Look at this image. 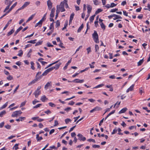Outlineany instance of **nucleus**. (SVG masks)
Listing matches in <instances>:
<instances>
[{
    "label": "nucleus",
    "mask_w": 150,
    "mask_h": 150,
    "mask_svg": "<svg viewBox=\"0 0 150 150\" xmlns=\"http://www.w3.org/2000/svg\"><path fill=\"white\" fill-rule=\"evenodd\" d=\"M26 102H22L20 105V107H23V106H24Z\"/></svg>",
    "instance_id": "e2e57ef3"
},
{
    "label": "nucleus",
    "mask_w": 150,
    "mask_h": 150,
    "mask_svg": "<svg viewBox=\"0 0 150 150\" xmlns=\"http://www.w3.org/2000/svg\"><path fill=\"white\" fill-rule=\"evenodd\" d=\"M12 22V20H10L9 21H8L6 24V25L4 27L3 29V30H5L8 27V26L9 24L11 23Z\"/></svg>",
    "instance_id": "f3484780"
},
{
    "label": "nucleus",
    "mask_w": 150,
    "mask_h": 150,
    "mask_svg": "<svg viewBox=\"0 0 150 150\" xmlns=\"http://www.w3.org/2000/svg\"><path fill=\"white\" fill-rule=\"evenodd\" d=\"M60 23L59 20H57L56 22V27H57L60 26Z\"/></svg>",
    "instance_id": "a18cd8bd"
},
{
    "label": "nucleus",
    "mask_w": 150,
    "mask_h": 150,
    "mask_svg": "<svg viewBox=\"0 0 150 150\" xmlns=\"http://www.w3.org/2000/svg\"><path fill=\"white\" fill-rule=\"evenodd\" d=\"M120 102H117L116 103H115V104L114 105V108H115V106L117 105V106H116V107L117 108H118V107L119 105H120Z\"/></svg>",
    "instance_id": "8fccbe9b"
},
{
    "label": "nucleus",
    "mask_w": 150,
    "mask_h": 150,
    "mask_svg": "<svg viewBox=\"0 0 150 150\" xmlns=\"http://www.w3.org/2000/svg\"><path fill=\"white\" fill-rule=\"evenodd\" d=\"M39 80V79L38 78H37V77H35V79H34V80H33L31 81L30 82L28 83V85L29 86H30L31 85H32L35 83L36 82H37Z\"/></svg>",
    "instance_id": "423d86ee"
},
{
    "label": "nucleus",
    "mask_w": 150,
    "mask_h": 150,
    "mask_svg": "<svg viewBox=\"0 0 150 150\" xmlns=\"http://www.w3.org/2000/svg\"><path fill=\"white\" fill-rule=\"evenodd\" d=\"M117 131V129H114L113 130L112 132V134H113L115 133H116Z\"/></svg>",
    "instance_id": "680f3d73"
},
{
    "label": "nucleus",
    "mask_w": 150,
    "mask_h": 150,
    "mask_svg": "<svg viewBox=\"0 0 150 150\" xmlns=\"http://www.w3.org/2000/svg\"><path fill=\"white\" fill-rule=\"evenodd\" d=\"M87 141L89 142H93V143H95L96 141L95 140L93 139H89L87 140Z\"/></svg>",
    "instance_id": "603ef678"
},
{
    "label": "nucleus",
    "mask_w": 150,
    "mask_h": 150,
    "mask_svg": "<svg viewBox=\"0 0 150 150\" xmlns=\"http://www.w3.org/2000/svg\"><path fill=\"white\" fill-rule=\"evenodd\" d=\"M42 41L38 42L36 43L35 46H37L39 45H41L42 44Z\"/></svg>",
    "instance_id": "c03bdc74"
},
{
    "label": "nucleus",
    "mask_w": 150,
    "mask_h": 150,
    "mask_svg": "<svg viewBox=\"0 0 150 150\" xmlns=\"http://www.w3.org/2000/svg\"><path fill=\"white\" fill-rule=\"evenodd\" d=\"M23 54V51L22 50H20L19 51V53L18 54V55L19 57H21Z\"/></svg>",
    "instance_id": "c9c22d12"
},
{
    "label": "nucleus",
    "mask_w": 150,
    "mask_h": 150,
    "mask_svg": "<svg viewBox=\"0 0 150 150\" xmlns=\"http://www.w3.org/2000/svg\"><path fill=\"white\" fill-rule=\"evenodd\" d=\"M47 98L45 95L42 96L41 98V100L43 102H45L46 100H47Z\"/></svg>",
    "instance_id": "aec40b11"
},
{
    "label": "nucleus",
    "mask_w": 150,
    "mask_h": 150,
    "mask_svg": "<svg viewBox=\"0 0 150 150\" xmlns=\"http://www.w3.org/2000/svg\"><path fill=\"white\" fill-rule=\"evenodd\" d=\"M30 2L29 1L25 2L24 3V4L21 7L18 8V10L16 11V12L18 11L19 10L24 9L29 5L30 4Z\"/></svg>",
    "instance_id": "7ed1b4c3"
},
{
    "label": "nucleus",
    "mask_w": 150,
    "mask_h": 150,
    "mask_svg": "<svg viewBox=\"0 0 150 150\" xmlns=\"http://www.w3.org/2000/svg\"><path fill=\"white\" fill-rule=\"evenodd\" d=\"M44 112L46 113V114H50L51 113V111L49 110H48L47 111H45Z\"/></svg>",
    "instance_id": "774afa93"
},
{
    "label": "nucleus",
    "mask_w": 150,
    "mask_h": 150,
    "mask_svg": "<svg viewBox=\"0 0 150 150\" xmlns=\"http://www.w3.org/2000/svg\"><path fill=\"white\" fill-rule=\"evenodd\" d=\"M62 44H63V43L62 42H60V44H59V46L62 48H65V47L64 46L62 45Z\"/></svg>",
    "instance_id": "69168bd1"
},
{
    "label": "nucleus",
    "mask_w": 150,
    "mask_h": 150,
    "mask_svg": "<svg viewBox=\"0 0 150 150\" xmlns=\"http://www.w3.org/2000/svg\"><path fill=\"white\" fill-rule=\"evenodd\" d=\"M42 105V104H38L37 105H36L34 106L33 107V108H38L40 107Z\"/></svg>",
    "instance_id": "a19ab883"
},
{
    "label": "nucleus",
    "mask_w": 150,
    "mask_h": 150,
    "mask_svg": "<svg viewBox=\"0 0 150 150\" xmlns=\"http://www.w3.org/2000/svg\"><path fill=\"white\" fill-rule=\"evenodd\" d=\"M47 4L48 6V9L50 10L52 7V3L50 0H48L47 1Z\"/></svg>",
    "instance_id": "20e7f679"
},
{
    "label": "nucleus",
    "mask_w": 150,
    "mask_h": 150,
    "mask_svg": "<svg viewBox=\"0 0 150 150\" xmlns=\"http://www.w3.org/2000/svg\"><path fill=\"white\" fill-rule=\"evenodd\" d=\"M61 64V63L59 62L58 63V64H56L53 67L54 69H55V70L59 68Z\"/></svg>",
    "instance_id": "f8f14e48"
},
{
    "label": "nucleus",
    "mask_w": 150,
    "mask_h": 150,
    "mask_svg": "<svg viewBox=\"0 0 150 150\" xmlns=\"http://www.w3.org/2000/svg\"><path fill=\"white\" fill-rule=\"evenodd\" d=\"M127 109L126 108H124L119 112V113L121 114L124 113L126 111Z\"/></svg>",
    "instance_id": "412c9836"
},
{
    "label": "nucleus",
    "mask_w": 150,
    "mask_h": 150,
    "mask_svg": "<svg viewBox=\"0 0 150 150\" xmlns=\"http://www.w3.org/2000/svg\"><path fill=\"white\" fill-rule=\"evenodd\" d=\"M4 125V122H2L0 123V128H2Z\"/></svg>",
    "instance_id": "0e129e2a"
},
{
    "label": "nucleus",
    "mask_w": 150,
    "mask_h": 150,
    "mask_svg": "<svg viewBox=\"0 0 150 150\" xmlns=\"http://www.w3.org/2000/svg\"><path fill=\"white\" fill-rule=\"evenodd\" d=\"M71 59L69 60L67 62L65 66L63 68V69L64 70H65L67 68L69 64L71 62Z\"/></svg>",
    "instance_id": "ddd939ff"
},
{
    "label": "nucleus",
    "mask_w": 150,
    "mask_h": 150,
    "mask_svg": "<svg viewBox=\"0 0 150 150\" xmlns=\"http://www.w3.org/2000/svg\"><path fill=\"white\" fill-rule=\"evenodd\" d=\"M6 113L5 110H3L0 113V117H2Z\"/></svg>",
    "instance_id": "7c9ffc66"
},
{
    "label": "nucleus",
    "mask_w": 150,
    "mask_h": 150,
    "mask_svg": "<svg viewBox=\"0 0 150 150\" xmlns=\"http://www.w3.org/2000/svg\"><path fill=\"white\" fill-rule=\"evenodd\" d=\"M18 145L19 144H16L13 147V149H14L16 150L18 149Z\"/></svg>",
    "instance_id": "4c0bfd02"
},
{
    "label": "nucleus",
    "mask_w": 150,
    "mask_h": 150,
    "mask_svg": "<svg viewBox=\"0 0 150 150\" xmlns=\"http://www.w3.org/2000/svg\"><path fill=\"white\" fill-rule=\"evenodd\" d=\"M35 14H33L30 16L28 18V19L27 20V21H26V23H27L28 22H29V21H30L31 20H32L33 19V18H34V16H35Z\"/></svg>",
    "instance_id": "5701e85b"
},
{
    "label": "nucleus",
    "mask_w": 150,
    "mask_h": 150,
    "mask_svg": "<svg viewBox=\"0 0 150 150\" xmlns=\"http://www.w3.org/2000/svg\"><path fill=\"white\" fill-rule=\"evenodd\" d=\"M92 147L93 148H99L100 147V146L99 145H93L92 146Z\"/></svg>",
    "instance_id": "4d7b16f0"
},
{
    "label": "nucleus",
    "mask_w": 150,
    "mask_h": 150,
    "mask_svg": "<svg viewBox=\"0 0 150 150\" xmlns=\"http://www.w3.org/2000/svg\"><path fill=\"white\" fill-rule=\"evenodd\" d=\"M41 73V71L38 72L36 74V75L35 76V77H37V78H38L39 79H40L42 77V74L40 75V76H39V75H40Z\"/></svg>",
    "instance_id": "2eb2a0df"
},
{
    "label": "nucleus",
    "mask_w": 150,
    "mask_h": 150,
    "mask_svg": "<svg viewBox=\"0 0 150 150\" xmlns=\"http://www.w3.org/2000/svg\"><path fill=\"white\" fill-rule=\"evenodd\" d=\"M51 82H48L45 86V88L47 90L48 88V87L50 86H51Z\"/></svg>",
    "instance_id": "4be33fe9"
},
{
    "label": "nucleus",
    "mask_w": 150,
    "mask_h": 150,
    "mask_svg": "<svg viewBox=\"0 0 150 150\" xmlns=\"http://www.w3.org/2000/svg\"><path fill=\"white\" fill-rule=\"evenodd\" d=\"M39 102V101L37 100L36 99H35L33 101L32 103L34 105H35L36 103Z\"/></svg>",
    "instance_id": "864d4df0"
},
{
    "label": "nucleus",
    "mask_w": 150,
    "mask_h": 150,
    "mask_svg": "<svg viewBox=\"0 0 150 150\" xmlns=\"http://www.w3.org/2000/svg\"><path fill=\"white\" fill-rule=\"evenodd\" d=\"M54 23H52L51 24L50 26V29L51 30L52 29H54Z\"/></svg>",
    "instance_id": "13d9d810"
},
{
    "label": "nucleus",
    "mask_w": 150,
    "mask_h": 150,
    "mask_svg": "<svg viewBox=\"0 0 150 150\" xmlns=\"http://www.w3.org/2000/svg\"><path fill=\"white\" fill-rule=\"evenodd\" d=\"M49 105L52 107H54L55 106V105L52 102H50L49 103Z\"/></svg>",
    "instance_id": "49530a36"
},
{
    "label": "nucleus",
    "mask_w": 150,
    "mask_h": 150,
    "mask_svg": "<svg viewBox=\"0 0 150 150\" xmlns=\"http://www.w3.org/2000/svg\"><path fill=\"white\" fill-rule=\"evenodd\" d=\"M71 120L69 118H67L65 119V122L66 124H68L69 122H71Z\"/></svg>",
    "instance_id": "473e14b6"
},
{
    "label": "nucleus",
    "mask_w": 150,
    "mask_h": 150,
    "mask_svg": "<svg viewBox=\"0 0 150 150\" xmlns=\"http://www.w3.org/2000/svg\"><path fill=\"white\" fill-rule=\"evenodd\" d=\"M104 86V84H100L98 85L97 86H96L94 87L93 88H98L99 87H102L103 86Z\"/></svg>",
    "instance_id": "58836bf2"
},
{
    "label": "nucleus",
    "mask_w": 150,
    "mask_h": 150,
    "mask_svg": "<svg viewBox=\"0 0 150 150\" xmlns=\"http://www.w3.org/2000/svg\"><path fill=\"white\" fill-rule=\"evenodd\" d=\"M67 25H68V21H66V22L64 24V27L62 29V30H63L64 29H66V28L67 26Z\"/></svg>",
    "instance_id": "79ce46f5"
},
{
    "label": "nucleus",
    "mask_w": 150,
    "mask_h": 150,
    "mask_svg": "<svg viewBox=\"0 0 150 150\" xmlns=\"http://www.w3.org/2000/svg\"><path fill=\"white\" fill-rule=\"evenodd\" d=\"M84 80L83 79H76L72 81L73 82H75L76 83H81L84 82Z\"/></svg>",
    "instance_id": "0eeeda50"
},
{
    "label": "nucleus",
    "mask_w": 150,
    "mask_h": 150,
    "mask_svg": "<svg viewBox=\"0 0 150 150\" xmlns=\"http://www.w3.org/2000/svg\"><path fill=\"white\" fill-rule=\"evenodd\" d=\"M64 2H62L60 5L58 6V9H60L61 11L62 12L64 11L65 9L64 8Z\"/></svg>",
    "instance_id": "f03ea898"
},
{
    "label": "nucleus",
    "mask_w": 150,
    "mask_h": 150,
    "mask_svg": "<svg viewBox=\"0 0 150 150\" xmlns=\"http://www.w3.org/2000/svg\"><path fill=\"white\" fill-rule=\"evenodd\" d=\"M17 4V2H16L14 4L10 7L8 11H7V13H8L10 12L12 9Z\"/></svg>",
    "instance_id": "6e6552de"
},
{
    "label": "nucleus",
    "mask_w": 150,
    "mask_h": 150,
    "mask_svg": "<svg viewBox=\"0 0 150 150\" xmlns=\"http://www.w3.org/2000/svg\"><path fill=\"white\" fill-rule=\"evenodd\" d=\"M134 86V84H132V86H131L129 88L127 89L126 91V92L128 93L129 91H132L133 89Z\"/></svg>",
    "instance_id": "4468645a"
},
{
    "label": "nucleus",
    "mask_w": 150,
    "mask_h": 150,
    "mask_svg": "<svg viewBox=\"0 0 150 150\" xmlns=\"http://www.w3.org/2000/svg\"><path fill=\"white\" fill-rule=\"evenodd\" d=\"M40 22H41V21H39L35 25V27H36L38 26L39 27H41L42 23Z\"/></svg>",
    "instance_id": "72a5a7b5"
},
{
    "label": "nucleus",
    "mask_w": 150,
    "mask_h": 150,
    "mask_svg": "<svg viewBox=\"0 0 150 150\" xmlns=\"http://www.w3.org/2000/svg\"><path fill=\"white\" fill-rule=\"evenodd\" d=\"M23 29V27L21 26L20 27L15 31L14 34V35L15 36L16 35V34L18 33L21 30H22Z\"/></svg>",
    "instance_id": "dca6fc26"
},
{
    "label": "nucleus",
    "mask_w": 150,
    "mask_h": 150,
    "mask_svg": "<svg viewBox=\"0 0 150 150\" xmlns=\"http://www.w3.org/2000/svg\"><path fill=\"white\" fill-rule=\"evenodd\" d=\"M37 41V40H31L30 41H28L27 42L28 43H31L33 44H34L35 43V41Z\"/></svg>",
    "instance_id": "e433bc0d"
},
{
    "label": "nucleus",
    "mask_w": 150,
    "mask_h": 150,
    "mask_svg": "<svg viewBox=\"0 0 150 150\" xmlns=\"http://www.w3.org/2000/svg\"><path fill=\"white\" fill-rule=\"evenodd\" d=\"M87 12L88 14H90L92 10V7L90 5H88L87 6Z\"/></svg>",
    "instance_id": "9b49d317"
},
{
    "label": "nucleus",
    "mask_w": 150,
    "mask_h": 150,
    "mask_svg": "<svg viewBox=\"0 0 150 150\" xmlns=\"http://www.w3.org/2000/svg\"><path fill=\"white\" fill-rule=\"evenodd\" d=\"M14 31L13 29H12L7 34V35L8 36L11 35Z\"/></svg>",
    "instance_id": "cd10ccee"
},
{
    "label": "nucleus",
    "mask_w": 150,
    "mask_h": 150,
    "mask_svg": "<svg viewBox=\"0 0 150 150\" xmlns=\"http://www.w3.org/2000/svg\"><path fill=\"white\" fill-rule=\"evenodd\" d=\"M30 64H31V68L33 70H34L35 69V68L34 66V62H30Z\"/></svg>",
    "instance_id": "ea45409f"
},
{
    "label": "nucleus",
    "mask_w": 150,
    "mask_h": 150,
    "mask_svg": "<svg viewBox=\"0 0 150 150\" xmlns=\"http://www.w3.org/2000/svg\"><path fill=\"white\" fill-rule=\"evenodd\" d=\"M94 109L95 111L101 110L102 109L101 107L98 106H96L94 108Z\"/></svg>",
    "instance_id": "393cba45"
},
{
    "label": "nucleus",
    "mask_w": 150,
    "mask_h": 150,
    "mask_svg": "<svg viewBox=\"0 0 150 150\" xmlns=\"http://www.w3.org/2000/svg\"><path fill=\"white\" fill-rule=\"evenodd\" d=\"M36 139L38 141H40L43 139L42 137H39V135L38 134L36 135Z\"/></svg>",
    "instance_id": "a878e982"
},
{
    "label": "nucleus",
    "mask_w": 150,
    "mask_h": 150,
    "mask_svg": "<svg viewBox=\"0 0 150 150\" xmlns=\"http://www.w3.org/2000/svg\"><path fill=\"white\" fill-rule=\"evenodd\" d=\"M95 52H97L99 50V47L97 45H95Z\"/></svg>",
    "instance_id": "37998d69"
},
{
    "label": "nucleus",
    "mask_w": 150,
    "mask_h": 150,
    "mask_svg": "<svg viewBox=\"0 0 150 150\" xmlns=\"http://www.w3.org/2000/svg\"><path fill=\"white\" fill-rule=\"evenodd\" d=\"M35 4L37 6H38L40 5V1H37L35 2Z\"/></svg>",
    "instance_id": "bf43d9fd"
},
{
    "label": "nucleus",
    "mask_w": 150,
    "mask_h": 150,
    "mask_svg": "<svg viewBox=\"0 0 150 150\" xmlns=\"http://www.w3.org/2000/svg\"><path fill=\"white\" fill-rule=\"evenodd\" d=\"M72 109L70 107H68L67 108H65L64 110L66 111L67 112H68L69 110H71Z\"/></svg>",
    "instance_id": "5fc2aeb1"
},
{
    "label": "nucleus",
    "mask_w": 150,
    "mask_h": 150,
    "mask_svg": "<svg viewBox=\"0 0 150 150\" xmlns=\"http://www.w3.org/2000/svg\"><path fill=\"white\" fill-rule=\"evenodd\" d=\"M77 136L79 137L78 139L80 141H84L86 139V138L83 137V135L81 134H79L77 135Z\"/></svg>",
    "instance_id": "39448f33"
},
{
    "label": "nucleus",
    "mask_w": 150,
    "mask_h": 150,
    "mask_svg": "<svg viewBox=\"0 0 150 150\" xmlns=\"http://www.w3.org/2000/svg\"><path fill=\"white\" fill-rule=\"evenodd\" d=\"M144 62L143 59L140 60L138 63H137V66H140Z\"/></svg>",
    "instance_id": "bb28decb"
},
{
    "label": "nucleus",
    "mask_w": 150,
    "mask_h": 150,
    "mask_svg": "<svg viewBox=\"0 0 150 150\" xmlns=\"http://www.w3.org/2000/svg\"><path fill=\"white\" fill-rule=\"evenodd\" d=\"M18 113L17 112V111H16L15 112H13L11 116L12 117H17L18 116Z\"/></svg>",
    "instance_id": "6ab92c4d"
},
{
    "label": "nucleus",
    "mask_w": 150,
    "mask_h": 150,
    "mask_svg": "<svg viewBox=\"0 0 150 150\" xmlns=\"http://www.w3.org/2000/svg\"><path fill=\"white\" fill-rule=\"evenodd\" d=\"M103 11V10L100 8H98L96 10L95 13V15H97L99 13L102 12Z\"/></svg>",
    "instance_id": "c85d7f7f"
},
{
    "label": "nucleus",
    "mask_w": 150,
    "mask_h": 150,
    "mask_svg": "<svg viewBox=\"0 0 150 150\" xmlns=\"http://www.w3.org/2000/svg\"><path fill=\"white\" fill-rule=\"evenodd\" d=\"M8 102H6L0 108V109H2L5 108L7 105Z\"/></svg>",
    "instance_id": "2f4dec72"
},
{
    "label": "nucleus",
    "mask_w": 150,
    "mask_h": 150,
    "mask_svg": "<svg viewBox=\"0 0 150 150\" xmlns=\"http://www.w3.org/2000/svg\"><path fill=\"white\" fill-rule=\"evenodd\" d=\"M5 127L7 129H11V127L10 125H6L5 126Z\"/></svg>",
    "instance_id": "052dcab7"
},
{
    "label": "nucleus",
    "mask_w": 150,
    "mask_h": 150,
    "mask_svg": "<svg viewBox=\"0 0 150 150\" xmlns=\"http://www.w3.org/2000/svg\"><path fill=\"white\" fill-rule=\"evenodd\" d=\"M55 9L54 8H53L51 10V13L50 14V16L51 17L53 18L54 16V13L55 11Z\"/></svg>",
    "instance_id": "9d476101"
},
{
    "label": "nucleus",
    "mask_w": 150,
    "mask_h": 150,
    "mask_svg": "<svg viewBox=\"0 0 150 150\" xmlns=\"http://www.w3.org/2000/svg\"><path fill=\"white\" fill-rule=\"evenodd\" d=\"M92 37L93 39L96 43H99L98 35L96 31H94V33L92 34Z\"/></svg>",
    "instance_id": "f257e3e1"
},
{
    "label": "nucleus",
    "mask_w": 150,
    "mask_h": 150,
    "mask_svg": "<svg viewBox=\"0 0 150 150\" xmlns=\"http://www.w3.org/2000/svg\"><path fill=\"white\" fill-rule=\"evenodd\" d=\"M87 53L88 54L89 53L91 52V49L90 47L88 48L87 49Z\"/></svg>",
    "instance_id": "338daca9"
},
{
    "label": "nucleus",
    "mask_w": 150,
    "mask_h": 150,
    "mask_svg": "<svg viewBox=\"0 0 150 150\" xmlns=\"http://www.w3.org/2000/svg\"><path fill=\"white\" fill-rule=\"evenodd\" d=\"M59 9H58V6H57V9L56 11V14L55 15V19H57V17L58 16V14L59 12Z\"/></svg>",
    "instance_id": "a211bd4d"
},
{
    "label": "nucleus",
    "mask_w": 150,
    "mask_h": 150,
    "mask_svg": "<svg viewBox=\"0 0 150 150\" xmlns=\"http://www.w3.org/2000/svg\"><path fill=\"white\" fill-rule=\"evenodd\" d=\"M95 16H96L95 15H93L91 16L90 17L89 19H90V21L91 22H93V20L94 19V18L95 17Z\"/></svg>",
    "instance_id": "f704fd0d"
},
{
    "label": "nucleus",
    "mask_w": 150,
    "mask_h": 150,
    "mask_svg": "<svg viewBox=\"0 0 150 150\" xmlns=\"http://www.w3.org/2000/svg\"><path fill=\"white\" fill-rule=\"evenodd\" d=\"M94 4L96 5H98L99 4V2L98 0H94L93 1Z\"/></svg>",
    "instance_id": "3c124183"
},
{
    "label": "nucleus",
    "mask_w": 150,
    "mask_h": 150,
    "mask_svg": "<svg viewBox=\"0 0 150 150\" xmlns=\"http://www.w3.org/2000/svg\"><path fill=\"white\" fill-rule=\"evenodd\" d=\"M7 79L9 81H11L13 79V77L11 75H9L8 77H7Z\"/></svg>",
    "instance_id": "de8ad7c7"
},
{
    "label": "nucleus",
    "mask_w": 150,
    "mask_h": 150,
    "mask_svg": "<svg viewBox=\"0 0 150 150\" xmlns=\"http://www.w3.org/2000/svg\"><path fill=\"white\" fill-rule=\"evenodd\" d=\"M114 18H113L114 20H115L117 19H122V17L118 15H116L114 14Z\"/></svg>",
    "instance_id": "b1692460"
},
{
    "label": "nucleus",
    "mask_w": 150,
    "mask_h": 150,
    "mask_svg": "<svg viewBox=\"0 0 150 150\" xmlns=\"http://www.w3.org/2000/svg\"><path fill=\"white\" fill-rule=\"evenodd\" d=\"M83 24H82L80 26V27L79 28L78 30V32H80L82 29L83 28Z\"/></svg>",
    "instance_id": "c756f323"
},
{
    "label": "nucleus",
    "mask_w": 150,
    "mask_h": 150,
    "mask_svg": "<svg viewBox=\"0 0 150 150\" xmlns=\"http://www.w3.org/2000/svg\"><path fill=\"white\" fill-rule=\"evenodd\" d=\"M100 26L104 30L105 29V26L103 23V22H102L100 24Z\"/></svg>",
    "instance_id": "09e8293b"
},
{
    "label": "nucleus",
    "mask_w": 150,
    "mask_h": 150,
    "mask_svg": "<svg viewBox=\"0 0 150 150\" xmlns=\"http://www.w3.org/2000/svg\"><path fill=\"white\" fill-rule=\"evenodd\" d=\"M41 93V91H37L36 90L34 93V94L35 97L36 98H37L38 96Z\"/></svg>",
    "instance_id": "1a4fd4ad"
},
{
    "label": "nucleus",
    "mask_w": 150,
    "mask_h": 150,
    "mask_svg": "<svg viewBox=\"0 0 150 150\" xmlns=\"http://www.w3.org/2000/svg\"><path fill=\"white\" fill-rule=\"evenodd\" d=\"M74 13H72L70 15V19H71V20H73V18H74Z\"/></svg>",
    "instance_id": "6e6d98bb"
}]
</instances>
